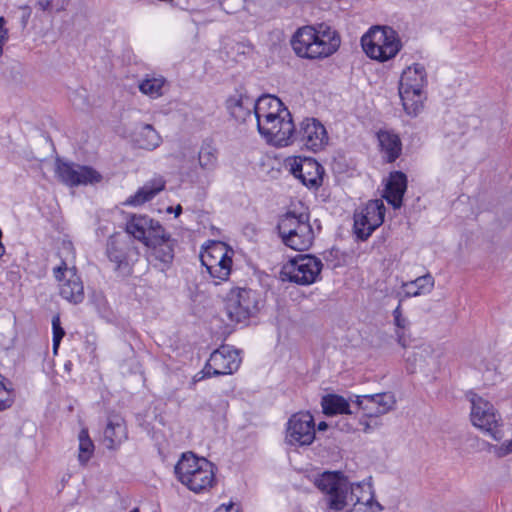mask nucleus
I'll return each instance as SVG.
<instances>
[{"instance_id": "423d86ee", "label": "nucleus", "mask_w": 512, "mask_h": 512, "mask_svg": "<svg viewBox=\"0 0 512 512\" xmlns=\"http://www.w3.org/2000/svg\"><path fill=\"white\" fill-rule=\"evenodd\" d=\"M361 45L368 57L380 62L395 57L401 49L398 33L391 27H373L361 38Z\"/></svg>"}, {"instance_id": "cd10ccee", "label": "nucleus", "mask_w": 512, "mask_h": 512, "mask_svg": "<svg viewBox=\"0 0 512 512\" xmlns=\"http://www.w3.org/2000/svg\"><path fill=\"white\" fill-rule=\"evenodd\" d=\"M165 187L163 178H154L145 183L134 195L127 198L125 205L139 206L153 199Z\"/></svg>"}, {"instance_id": "f03ea898", "label": "nucleus", "mask_w": 512, "mask_h": 512, "mask_svg": "<svg viewBox=\"0 0 512 512\" xmlns=\"http://www.w3.org/2000/svg\"><path fill=\"white\" fill-rule=\"evenodd\" d=\"M341 43L339 34L326 23L299 28L291 39L295 53L302 58H324L335 53Z\"/></svg>"}, {"instance_id": "4c0bfd02", "label": "nucleus", "mask_w": 512, "mask_h": 512, "mask_svg": "<svg viewBox=\"0 0 512 512\" xmlns=\"http://www.w3.org/2000/svg\"><path fill=\"white\" fill-rule=\"evenodd\" d=\"M393 317H394V323L397 326V328L405 329L409 321L406 317L402 315V309L401 304H398V306L393 311Z\"/></svg>"}, {"instance_id": "ea45409f", "label": "nucleus", "mask_w": 512, "mask_h": 512, "mask_svg": "<svg viewBox=\"0 0 512 512\" xmlns=\"http://www.w3.org/2000/svg\"><path fill=\"white\" fill-rule=\"evenodd\" d=\"M19 8L23 11V14L21 17V22H22V25L25 27L29 21L30 16H31V8L28 5H23V6H20Z\"/></svg>"}, {"instance_id": "412c9836", "label": "nucleus", "mask_w": 512, "mask_h": 512, "mask_svg": "<svg viewBox=\"0 0 512 512\" xmlns=\"http://www.w3.org/2000/svg\"><path fill=\"white\" fill-rule=\"evenodd\" d=\"M218 149L215 143L206 139L202 142L198 155L196 169V182L198 184H210L213 180V174L218 168Z\"/></svg>"}, {"instance_id": "a211bd4d", "label": "nucleus", "mask_w": 512, "mask_h": 512, "mask_svg": "<svg viewBox=\"0 0 512 512\" xmlns=\"http://www.w3.org/2000/svg\"><path fill=\"white\" fill-rule=\"evenodd\" d=\"M126 234L134 241L138 240L145 246L159 239V233H163V226L159 221L143 214H129L126 218Z\"/></svg>"}, {"instance_id": "39448f33", "label": "nucleus", "mask_w": 512, "mask_h": 512, "mask_svg": "<svg viewBox=\"0 0 512 512\" xmlns=\"http://www.w3.org/2000/svg\"><path fill=\"white\" fill-rule=\"evenodd\" d=\"M427 85V72L424 65L414 63L401 74L399 95L405 112L417 116L423 108V91Z\"/></svg>"}, {"instance_id": "6e6552de", "label": "nucleus", "mask_w": 512, "mask_h": 512, "mask_svg": "<svg viewBox=\"0 0 512 512\" xmlns=\"http://www.w3.org/2000/svg\"><path fill=\"white\" fill-rule=\"evenodd\" d=\"M234 251L224 242L209 241L200 253L202 265L213 279L226 281L231 273Z\"/></svg>"}, {"instance_id": "5701e85b", "label": "nucleus", "mask_w": 512, "mask_h": 512, "mask_svg": "<svg viewBox=\"0 0 512 512\" xmlns=\"http://www.w3.org/2000/svg\"><path fill=\"white\" fill-rule=\"evenodd\" d=\"M128 437L127 426L124 418L119 414L109 415L103 432L105 446L117 449Z\"/></svg>"}, {"instance_id": "de8ad7c7", "label": "nucleus", "mask_w": 512, "mask_h": 512, "mask_svg": "<svg viewBox=\"0 0 512 512\" xmlns=\"http://www.w3.org/2000/svg\"><path fill=\"white\" fill-rule=\"evenodd\" d=\"M130 512H139V510L137 508L131 510Z\"/></svg>"}, {"instance_id": "37998d69", "label": "nucleus", "mask_w": 512, "mask_h": 512, "mask_svg": "<svg viewBox=\"0 0 512 512\" xmlns=\"http://www.w3.org/2000/svg\"><path fill=\"white\" fill-rule=\"evenodd\" d=\"M172 211L174 212L175 216L178 217L181 214V212H182L181 205H178L174 210H173L172 207H169L168 208V212H172Z\"/></svg>"}, {"instance_id": "2eb2a0df", "label": "nucleus", "mask_w": 512, "mask_h": 512, "mask_svg": "<svg viewBox=\"0 0 512 512\" xmlns=\"http://www.w3.org/2000/svg\"><path fill=\"white\" fill-rule=\"evenodd\" d=\"M240 363L241 359L237 350L229 346H221L210 355L205 367L201 371L202 376L198 380L212 376L233 374L238 370Z\"/></svg>"}, {"instance_id": "f8f14e48", "label": "nucleus", "mask_w": 512, "mask_h": 512, "mask_svg": "<svg viewBox=\"0 0 512 512\" xmlns=\"http://www.w3.org/2000/svg\"><path fill=\"white\" fill-rule=\"evenodd\" d=\"M386 208L381 199L368 201L354 213V233L358 239L367 240L384 222Z\"/></svg>"}, {"instance_id": "49530a36", "label": "nucleus", "mask_w": 512, "mask_h": 512, "mask_svg": "<svg viewBox=\"0 0 512 512\" xmlns=\"http://www.w3.org/2000/svg\"><path fill=\"white\" fill-rule=\"evenodd\" d=\"M369 428H370V426L367 423H365L364 431L367 432L369 430Z\"/></svg>"}, {"instance_id": "a19ab883", "label": "nucleus", "mask_w": 512, "mask_h": 512, "mask_svg": "<svg viewBox=\"0 0 512 512\" xmlns=\"http://www.w3.org/2000/svg\"><path fill=\"white\" fill-rule=\"evenodd\" d=\"M214 512H239L235 505L231 502L228 505L222 504Z\"/></svg>"}, {"instance_id": "f257e3e1", "label": "nucleus", "mask_w": 512, "mask_h": 512, "mask_svg": "<svg viewBox=\"0 0 512 512\" xmlns=\"http://www.w3.org/2000/svg\"><path fill=\"white\" fill-rule=\"evenodd\" d=\"M315 485L326 494V504L329 510L341 511L346 507H364V512H378L382 506L374 499L373 488L370 483L362 482L350 484L348 479L340 472H324L315 480ZM356 512L357 509L354 508Z\"/></svg>"}, {"instance_id": "473e14b6", "label": "nucleus", "mask_w": 512, "mask_h": 512, "mask_svg": "<svg viewBox=\"0 0 512 512\" xmlns=\"http://www.w3.org/2000/svg\"><path fill=\"white\" fill-rule=\"evenodd\" d=\"M165 84L166 80L162 76H147L139 82L138 88L144 95H147L152 99H156L163 95V88Z\"/></svg>"}, {"instance_id": "f3484780", "label": "nucleus", "mask_w": 512, "mask_h": 512, "mask_svg": "<svg viewBox=\"0 0 512 512\" xmlns=\"http://www.w3.org/2000/svg\"><path fill=\"white\" fill-rule=\"evenodd\" d=\"M293 142L317 152L328 143L327 131L317 119L307 118L300 123L297 130L294 128Z\"/></svg>"}, {"instance_id": "0eeeda50", "label": "nucleus", "mask_w": 512, "mask_h": 512, "mask_svg": "<svg viewBox=\"0 0 512 512\" xmlns=\"http://www.w3.org/2000/svg\"><path fill=\"white\" fill-rule=\"evenodd\" d=\"M467 398L471 403L470 418L472 424L487 433L495 441L502 440L504 433L501 429V417L493 404L474 392H469Z\"/></svg>"}, {"instance_id": "2f4dec72", "label": "nucleus", "mask_w": 512, "mask_h": 512, "mask_svg": "<svg viewBox=\"0 0 512 512\" xmlns=\"http://www.w3.org/2000/svg\"><path fill=\"white\" fill-rule=\"evenodd\" d=\"M321 405L326 415L351 414L349 402L342 396L329 394L322 398Z\"/></svg>"}, {"instance_id": "7ed1b4c3", "label": "nucleus", "mask_w": 512, "mask_h": 512, "mask_svg": "<svg viewBox=\"0 0 512 512\" xmlns=\"http://www.w3.org/2000/svg\"><path fill=\"white\" fill-rule=\"evenodd\" d=\"M177 479L189 490L200 493L215 483V466L192 452L183 453L174 468Z\"/></svg>"}, {"instance_id": "c85d7f7f", "label": "nucleus", "mask_w": 512, "mask_h": 512, "mask_svg": "<svg viewBox=\"0 0 512 512\" xmlns=\"http://www.w3.org/2000/svg\"><path fill=\"white\" fill-rule=\"evenodd\" d=\"M159 239H156L152 243H148L146 246L153 249V253L156 259L164 264H169L174 258V245L175 241L171 238V235L163 228V233H159Z\"/></svg>"}, {"instance_id": "bb28decb", "label": "nucleus", "mask_w": 512, "mask_h": 512, "mask_svg": "<svg viewBox=\"0 0 512 512\" xmlns=\"http://www.w3.org/2000/svg\"><path fill=\"white\" fill-rule=\"evenodd\" d=\"M379 146L387 162H394L401 154L402 143L399 136L391 131L380 130L377 133Z\"/></svg>"}, {"instance_id": "72a5a7b5", "label": "nucleus", "mask_w": 512, "mask_h": 512, "mask_svg": "<svg viewBox=\"0 0 512 512\" xmlns=\"http://www.w3.org/2000/svg\"><path fill=\"white\" fill-rule=\"evenodd\" d=\"M79 454L78 460L82 465L87 464L94 453V444L89 437L88 431L82 429L79 433Z\"/></svg>"}, {"instance_id": "aec40b11", "label": "nucleus", "mask_w": 512, "mask_h": 512, "mask_svg": "<svg viewBox=\"0 0 512 512\" xmlns=\"http://www.w3.org/2000/svg\"><path fill=\"white\" fill-rule=\"evenodd\" d=\"M286 166L295 178L308 188H318L322 184L323 167L312 158L295 157L286 161Z\"/></svg>"}, {"instance_id": "ddd939ff", "label": "nucleus", "mask_w": 512, "mask_h": 512, "mask_svg": "<svg viewBox=\"0 0 512 512\" xmlns=\"http://www.w3.org/2000/svg\"><path fill=\"white\" fill-rule=\"evenodd\" d=\"M53 276L58 282L60 296L72 304L82 303L85 298L84 286L74 266L65 261L53 268Z\"/></svg>"}, {"instance_id": "4be33fe9", "label": "nucleus", "mask_w": 512, "mask_h": 512, "mask_svg": "<svg viewBox=\"0 0 512 512\" xmlns=\"http://www.w3.org/2000/svg\"><path fill=\"white\" fill-rule=\"evenodd\" d=\"M356 404L368 417H379L393 410L396 398L392 392L357 395Z\"/></svg>"}, {"instance_id": "6ab92c4d", "label": "nucleus", "mask_w": 512, "mask_h": 512, "mask_svg": "<svg viewBox=\"0 0 512 512\" xmlns=\"http://www.w3.org/2000/svg\"><path fill=\"white\" fill-rule=\"evenodd\" d=\"M56 174L61 182L70 187L94 184L102 179L101 174L92 167L62 160L56 162Z\"/></svg>"}, {"instance_id": "c9c22d12", "label": "nucleus", "mask_w": 512, "mask_h": 512, "mask_svg": "<svg viewBox=\"0 0 512 512\" xmlns=\"http://www.w3.org/2000/svg\"><path fill=\"white\" fill-rule=\"evenodd\" d=\"M52 330H53V351L57 352L60 342L65 335V331L61 326L59 315H55L52 318Z\"/></svg>"}, {"instance_id": "c756f323", "label": "nucleus", "mask_w": 512, "mask_h": 512, "mask_svg": "<svg viewBox=\"0 0 512 512\" xmlns=\"http://www.w3.org/2000/svg\"><path fill=\"white\" fill-rule=\"evenodd\" d=\"M134 141L139 148L152 151L160 146L162 138L152 125L141 124Z\"/></svg>"}, {"instance_id": "9d476101", "label": "nucleus", "mask_w": 512, "mask_h": 512, "mask_svg": "<svg viewBox=\"0 0 512 512\" xmlns=\"http://www.w3.org/2000/svg\"><path fill=\"white\" fill-rule=\"evenodd\" d=\"M256 123L259 133L267 142L281 147L292 143L294 123L289 110H282V114L272 115Z\"/></svg>"}, {"instance_id": "9b49d317", "label": "nucleus", "mask_w": 512, "mask_h": 512, "mask_svg": "<svg viewBox=\"0 0 512 512\" xmlns=\"http://www.w3.org/2000/svg\"><path fill=\"white\" fill-rule=\"evenodd\" d=\"M322 267L323 264L317 257L300 255L283 266L281 277L299 285H310L318 279Z\"/></svg>"}, {"instance_id": "393cba45", "label": "nucleus", "mask_w": 512, "mask_h": 512, "mask_svg": "<svg viewBox=\"0 0 512 512\" xmlns=\"http://www.w3.org/2000/svg\"><path fill=\"white\" fill-rule=\"evenodd\" d=\"M226 108L235 120L245 122L254 113V99L242 94L233 95L227 99Z\"/></svg>"}, {"instance_id": "7c9ffc66", "label": "nucleus", "mask_w": 512, "mask_h": 512, "mask_svg": "<svg viewBox=\"0 0 512 512\" xmlns=\"http://www.w3.org/2000/svg\"><path fill=\"white\" fill-rule=\"evenodd\" d=\"M434 287V279L430 274L403 283L402 288L406 297H416L429 293Z\"/></svg>"}, {"instance_id": "a18cd8bd", "label": "nucleus", "mask_w": 512, "mask_h": 512, "mask_svg": "<svg viewBox=\"0 0 512 512\" xmlns=\"http://www.w3.org/2000/svg\"><path fill=\"white\" fill-rule=\"evenodd\" d=\"M72 247L71 243H64V248L70 250Z\"/></svg>"}, {"instance_id": "dca6fc26", "label": "nucleus", "mask_w": 512, "mask_h": 512, "mask_svg": "<svg viewBox=\"0 0 512 512\" xmlns=\"http://www.w3.org/2000/svg\"><path fill=\"white\" fill-rule=\"evenodd\" d=\"M106 255L116 270H128L130 262L138 255V249L129 235L115 233L107 240Z\"/></svg>"}, {"instance_id": "4468645a", "label": "nucleus", "mask_w": 512, "mask_h": 512, "mask_svg": "<svg viewBox=\"0 0 512 512\" xmlns=\"http://www.w3.org/2000/svg\"><path fill=\"white\" fill-rule=\"evenodd\" d=\"M315 421L309 412L293 414L286 427V442L292 446H309L315 440Z\"/></svg>"}, {"instance_id": "58836bf2", "label": "nucleus", "mask_w": 512, "mask_h": 512, "mask_svg": "<svg viewBox=\"0 0 512 512\" xmlns=\"http://www.w3.org/2000/svg\"><path fill=\"white\" fill-rule=\"evenodd\" d=\"M7 21L4 17H0V56L3 53V46L9 39L8 29L5 28Z\"/></svg>"}, {"instance_id": "e433bc0d", "label": "nucleus", "mask_w": 512, "mask_h": 512, "mask_svg": "<svg viewBox=\"0 0 512 512\" xmlns=\"http://www.w3.org/2000/svg\"><path fill=\"white\" fill-rule=\"evenodd\" d=\"M489 451L498 458H504L512 453V440H506L500 445H489Z\"/></svg>"}, {"instance_id": "a878e982", "label": "nucleus", "mask_w": 512, "mask_h": 512, "mask_svg": "<svg viewBox=\"0 0 512 512\" xmlns=\"http://www.w3.org/2000/svg\"><path fill=\"white\" fill-rule=\"evenodd\" d=\"M282 110H288L284 107L279 98L271 95H263L256 101L254 100V117L256 122L267 119L272 115L282 114Z\"/></svg>"}, {"instance_id": "20e7f679", "label": "nucleus", "mask_w": 512, "mask_h": 512, "mask_svg": "<svg viewBox=\"0 0 512 512\" xmlns=\"http://www.w3.org/2000/svg\"><path fill=\"white\" fill-rule=\"evenodd\" d=\"M277 229L283 244L296 251L308 250L315 238L308 213L287 212L280 218Z\"/></svg>"}, {"instance_id": "1a4fd4ad", "label": "nucleus", "mask_w": 512, "mask_h": 512, "mask_svg": "<svg viewBox=\"0 0 512 512\" xmlns=\"http://www.w3.org/2000/svg\"><path fill=\"white\" fill-rule=\"evenodd\" d=\"M258 310L259 298L252 289L233 288L226 296L225 311L232 322H244L255 315Z\"/></svg>"}, {"instance_id": "c03bdc74", "label": "nucleus", "mask_w": 512, "mask_h": 512, "mask_svg": "<svg viewBox=\"0 0 512 512\" xmlns=\"http://www.w3.org/2000/svg\"><path fill=\"white\" fill-rule=\"evenodd\" d=\"M327 427H328V425H327V423H326V422H323V421H322V422H320V423L318 424V430H319V431H324V430H326V429H327Z\"/></svg>"}, {"instance_id": "79ce46f5", "label": "nucleus", "mask_w": 512, "mask_h": 512, "mask_svg": "<svg viewBox=\"0 0 512 512\" xmlns=\"http://www.w3.org/2000/svg\"><path fill=\"white\" fill-rule=\"evenodd\" d=\"M36 6L43 11H47L52 7V2L50 0H38Z\"/></svg>"}, {"instance_id": "b1692460", "label": "nucleus", "mask_w": 512, "mask_h": 512, "mask_svg": "<svg viewBox=\"0 0 512 512\" xmlns=\"http://www.w3.org/2000/svg\"><path fill=\"white\" fill-rule=\"evenodd\" d=\"M407 189V177L401 171L392 172L386 184L384 198L393 208L398 209L402 205L404 193Z\"/></svg>"}, {"instance_id": "f704fd0d", "label": "nucleus", "mask_w": 512, "mask_h": 512, "mask_svg": "<svg viewBox=\"0 0 512 512\" xmlns=\"http://www.w3.org/2000/svg\"><path fill=\"white\" fill-rule=\"evenodd\" d=\"M15 401L12 384L0 374V412L10 408Z\"/></svg>"}]
</instances>
